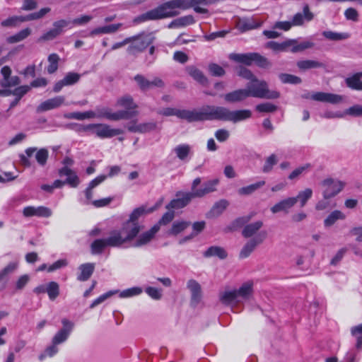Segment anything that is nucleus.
Wrapping results in <instances>:
<instances>
[{
	"instance_id": "obj_14",
	"label": "nucleus",
	"mask_w": 362,
	"mask_h": 362,
	"mask_svg": "<svg viewBox=\"0 0 362 362\" xmlns=\"http://www.w3.org/2000/svg\"><path fill=\"white\" fill-rule=\"evenodd\" d=\"M69 22L66 20H59L54 22L53 28L49 30L40 36L38 42L51 41L63 33V29L69 25Z\"/></svg>"
},
{
	"instance_id": "obj_63",
	"label": "nucleus",
	"mask_w": 362,
	"mask_h": 362,
	"mask_svg": "<svg viewBox=\"0 0 362 362\" xmlns=\"http://www.w3.org/2000/svg\"><path fill=\"white\" fill-rule=\"evenodd\" d=\"M22 18L21 16H14L10 17L1 23L3 27H14L16 26L18 23H22Z\"/></svg>"
},
{
	"instance_id": "obj_59",
	"label": "nucleus",
	"mask_w": 362,
	"mask_h": 362,
	"mask_svg": "<svg viewBox=\"0 0 362 362\" xmlns=\"http://www.w3.org/2000/svg\"><path fill=\"white\" fill-rule=\"evenodd\" d=\"M208 69L209 73L214 76L220 77L224 76L226 74L223 67L215 63L209 64Z\"/></svg>"
},
{
	"instance_id": "obj_56",
	"label": "nucleus",
	"mask_w": 362,
	"mask_h": 362,
	"mask_svg": "<svg viewBox=\"0 0 362 362\" xmlns=\"http://www.w3.org/2000/svg\"><path fill=\"white\" fill-rule=\"evenodd\" d=\"M59 351V349L57 348V345L54 344V343H52V344L49 346H47L44 352L40 354L39 355V360L43 361L47 356L52 357L55 354H57Z\"/></svg>"
},
{
	"instance_id": "obj_64",
	"label": "nucleus",
	"mask_w": 362,
	"mask_h": 362,
	"mask_svg": "<svg viewBox=\"0 0 362 362\" xmlns=\"http://www.w3.org/2000/svg\"><path fill=\"white\" fill-rule=\"evenodd\" d=\"M346 115L353 117H362V105H354L346 110Z\"/></svg>"
},
{
	"instance_id": "obj_3",
	"label": "nucleus",
	"mask_w": 362,
	"mask_h": 362,
	"mask_svg": "<svg viewBox=\"0 0 362 362\" xmlns=\"http://www.w3.org/2000/svg\"><path fill=\"white\" fill-rule=\"evenodd\" d=\"M202 179L200 177L195 178L191 186L192 192H179L176 194V197H179L182 202L186 206L192 199L202 198L206 194L214 192L216 191V187L219 184V180L212 179L205 182L201 188H197V186L201 183Z\"/></svg>"
},
{
	"instance_id": "obj_51",
	"label": "nucleus",
	"mask_w": 362,
	"mask_h": 362,
	"mask_svg": "<svg viewBox=\"0 0 362 362\" xmlns=\"http://www.w3.org/2000/svg\"><path fill=\"white\" fill-rule=\"evenodd\" d=\"M37 151V148L35 147H30L25 149V155L21 154L20 155V161L21 163L27 168H29L31 166V163L30 160L28 159L29 157H31L33 153Z\"/></svg>"
},
{
	"instance_id": "obj_25",
	"label": "nucleus",
	"mask_w": 362,
	"mask_h": 362,
	"mask_svg": "<svg viewBox=\"0 0 362 362\" xmlns=\"http://www.w3.org/2000/svg\"><path fill=\"white\" fill-rule=\"evenodd\" d=\"M314 18V14L310 11L309 6L305 4L303 8V13H297L292 19L293 26H300L304 23V21H311Z\"/></svg>"
},
{
	"instance_id": "obj_15",
	"label": "nucleus",
	"mask_w": 362,
	"mask_h": 362,
	"mask_svg": "<svg viewBox=\"0 0 362 362\" xmlns=\"http://www.w3.org/2000/svg\"><path fill=\"white\" fill-rule=\"evenodd\" d=\"M126 127L130 132L146 134L156 130L157 123L155 122H148L136 124V120H132L127 124Z\"/></svg>"
},
{
	"instance_id": "obj_50",
	"label": "nucleus",
	"mask_w": 362,
	"mask_h": 362,
	"mask_svg": "<svg viewBox=\"0 0 362 362\" xmlns=\"http://www.w3.org/2000/svg\"><path fill=\"white\" fill-rule=\"evenodd\" d=\"M312 195L313 190L310 188H306L305 189L299 192L295 198H297V202H300V207H303L306 204L308 200L312 197Z\"/></svg>"
},
{
	"instance_id": "obj_24",
	"label": "nucleus",
	"mask_w": 362,
	"mask_h": 362,
	"mask_svg": "<svg viewBox=\"0 0 362 362\" xmlns=\"http://www.w3.org/2000/svg\"><path fill=\"white\" fill-rule=\"evenodd\" d=\"M59 176H66L64 181L65 185L67 184L71 187H76L79 183L80 180L76 173L69 167L64 166L59 170Z\"/></svg>"
},
{
	"instance_id": "obj_34",
	"label": "nucleus",
	"mask_w": 362,
	"mask_h": 362,
	"mask_svg": "<svg viewBox=\"0 0 362 362\" xmlns=\"http://www.w3.org/2000/svg\"><path fill=\"white\" fill-rule=\"evenodd\" d=\"M260 26V23H257L252 18L240 19L238 23L237 27L241 32H245L252 29L257 28Z\"/></svg>"
},
{
	"instance_id": "obj_11",
	"label": "nucleus",
	"mask_w": 362,
	"mask_h": 362,
	"mask_svg": "<svg viewBox=\"0 0 362 362\" xmlns=\"http://www.w3.org/2000/svg\"><path fill=\"white\" fill-rule=\"evenodd\" d=\"M107 247H118L112 233H110V235L107 238H99L95 240L90 244V252L92 255H100Z\"/></svg>"
},
{
	"instance_id": "obj_54",
	"label": "nucleus",
	"mask_w": 362,
	"mask_h": 362,
	"mask_svg": "<svg viewBox=\"0 0 362 362\" xmlns=\"http://www.w3.org/2000/svg\"><path fill=\"white\" fill-rule=\"evenodd\" d=\"M279 78L283 83L299 84L302 82L300 77L288 74H280Z\"/></svg>"
},
{
	"instance_id": "obj_49",
	"label": "nucleus",
	"mask_w": 362,
	"mask_h": 362,
	"mask_svg": "<svg viewBox=\"0 0 362 362\" xmlns=\"http://www.w3.org/2000/svg\"><path fill=\"white\" fill-rule=\"evenodd\" d=\"M277 162V156L274 153L271 154L265 160L264 164L262 167V172L264 173H270Z\"/></svg>"
},
{
	"instance_id": "obj_62",
	"label": "nucleus",
	"mask_w": 362,
	"mask_h": 362,
	"mask_svg": "<svg viewBox=\"0 0 362 362\" xmlns=\"http://www.w3.org/2000/svg\"><path fill=\"white\" fill-rule=\"evenodd\" d=\"M346 115V110L344 112L340 111H330L327 110L322 114L320 115V116L323 118L326 119H337V118H343Z\"/></svg>"
},
{
	"instance_id": "obj_4",
	"label": "nucleus",
	"mask_w": 362,
	"mask_h": 362,
	"mask_svg": "<svg viewBox=\"0 0 362 362\" xmlns=\"http://www.w3.org/2000/svg\"><path fill=\"white\" fill-rule=\"evenodd\" d=\"M253 292V283L247 281L238 289H226L219 293L220 301L224 305H233L248 300Z\"/></svg>"
},
{
	"instance_id": "obj_8",
	"label": "nucleus",
	"mask_w": 362,
	"mask_h": 362,
	"mask_svg": "<svg viewBox=\"0 0 362 362\" xmlns=\"http://www.w3.org/2000/svg\"><path fill=\"white\" fill-rule=\"evenodd\" d=\"M323 187L322 196L329 199L337 195L344 187L345 182L332 178H327L321 183Z\"/></svg>"
},
{
	"instance_id": "obj_16",
	"label": "nucleus",
	"mask_w": 362,
	"mask_h": 362,
	"mask_svg": "<svg viewBox=\"0 0 362 362\" xmlns=\"http://www.w3.org/2000/svg\"><path fill=\"white\" fill-rule=\"evenodd\" d=\"M187 288L191 293L190 303L193 307H196L202 300V291L201 285L194 279H189L187 282Z\"/></svg>"
},
{
	"instance_id": "obj_5",
	"label": "nucleus",
	"mask_w": 362,
	"mask_h": 362,
	"mask_svg": "<svg viewBox=\"0 0 362 362\" xmlns=\"http://www.w3.org/2000/svg\"><path fill=\"white\" fill-rule=\"evenodd\" d=\"M252 117V112L250 110H230L223 106L213 105V120H220L238 123Z\"/></svg>"
},
{
	"instance_id": "obj_29",
	"label": "nucleus",
	"mask_w": 362,
	"mask_h": 362,
	"mask_svg": "<svg viewBox=\"0 0 362 362\" xmlns=\"http://www.w3.org/2000/svg\"><path fill=\"white\" fill-rule=\"evenodd\" d=\"M194 22L195 21L192 15L185 16L173 20L168 24V28L172 29L185 27L194 24Z\"/></svg>"
},
{
	"instance_id": "obj_38",
	"label": "nucleus",
	"mask_w": 362,
	"mask_h": 362,
	"mask_svg": "<svg viewBox=\"0 0 362 362\" xmlns=\"http://www.w3.org/2000/svg\"><path fill=\"white\" fill-rule=\"evenodd\" d=\"M295 42L293 40H286L282 43L270 41L267 43L266 47L276 52L286 51L287 49Z\"/></svg>"
},
{
	"instance_id": "obj_13",
	"label": "nucleus",
	"mask_w": 362,
	"mask_h": 362,
	"mask_svg": "<svg viewBox=\"0 0 362 362\" xmlns=\"http://www.w3.org/2000/svg\"><path fill=\"white\" fill-rule=\"evenodd\" d=\"M62 328L57 331L52 339V343L57 345L62 344L68 339L74 326V324L66 318L62 320Z\"/></svg>"
},
{
	"instance_id": "obj_6",
	"label": "nucleus",
	"mask_w": 362,
	"mask_h": 362,
	"mask_svg": "<svg viewBox=\"0 0 362 362\" xmlns=\"http://www.w3.org/2000/svg\"><path fill=\"white\" fill-rule=\"evenodd\" d=\"M245 89L249 98L276 99L280 97L279 92L269 90L268 83L265 81L259 80L257 78L248 83Z\"/></svg>"
},
{
	"instance_id": "obj_1",
	"label": "nucleus",
	"mask_w": 362,
	"mask_h": 362,
	"mask_svg": "<svg viewBox=\"0 0 362 362\" xmlns=\"http://www.w3.org/2000/svg\"><path fill=\"white\" fill-rule=\"evenodd\" d=\"M154 208L146 210L141 206L135 209L129 215L128 220L124 221L121 228L111 230L118 247L124 244H129L132 247H142L149 244L159 231L158 225H154L149 230L140 234L144 226L139 222V218L143 215L153 212Z\"/></svg>"
},
{
	"instance_id": "obj_44",
	"label": "nucleus",
	"mask_w": 362,
	"mask_h": 362,
	"mask_svg": "<svg viewBox=\"0 0 362 362\" xmlns=\"http://www.w3.org/2000/svg\"><path fill=\"white\" fill-rule=\"evenodd\" d=\"M322 35L330 40L339 41L349 37V35L345 33H336L330 30H326L322 33Z\"/></svg>"
},
{
	"instance_id": "obj_39",
	"label": "nucleus",
	"mask_w": 362,
	"mask_h": 362,
	"mask_svg": "<svg viewBox=\"0 0 362 362\" xmlns=\"http://www.w3.org/2000/svg\"><path fill=\"white\" fill-rule=\"evenodd\" d=\"M177 157L181 160H185L191 153V147L188 144H180L173 149Z\"/></svg>"
},
{
	"instance_id": "obj_61",
	"label": "nucleus",
	"mask_w": 362,
	"mask_h": 362,
	"mask_svg": "<svg viewBox=\"0 0 362 362\" xmlns=\"http://www.w3.org/2000/svg\"><path fill=\"white\" fill-rule=\"evenodd\" d=\"M80 78V74L74 72H69L64 76L63 80L66 86H71L76 83L79 81Z\"/></svg>"
},
{
	"instance_id": "obj_31",
	"label": "nucleus",
	"mask_w": 362,
	"mask_h": 362,
	"mask_svg": "<svg viewBox=\"0 0 362 362\" xmlns=\"http://www.w3.org/2000/svg\"><path fill=\"white\" fill-rule=\"evenodd\" d=\"M266 184L264 180H260L255 183L251 184L250 185L243 187L238 189V193L241 196H248L253 194L255 191L258 190Z\"/></svg>"
},
{
	"instance_id": "obj_23",
	"label": "nucleus",
	"mask_w": 362,
	"mask_h": 362,
	"mask_svg": "<svg viewBox=\"0 0 362 362\" xmlns=\"http://www.w3.org/2000/svg\"><path fill=\"white\" fill-rule=\"evenodd\" d=\"M65 101L64 96L59 95L54 98L48 99L42 102L37 107V111L38 112L48 111L52 109H55L62 106Z\"/></svg>"
},
{
	"instance_id": "obj_18",
	"label": "nucleus",
	"mask_w": 362,
	"mask_h": 362,
	"mask_svg": "<svg viewBox=\"0 0 362 362\" xmlns=\"http://www.w3.org/2000/svg\"><path fill=\"white\" fill-rule=\"evenodd\" d=\"M154 37L148 35L143 38L136 39L127 48L129 54L135 55L139 52L144 51L149 45L153 42Z\"/></svg>"
},
{
	"instance_id": "obj_32",
	"label": "nucleus",
	"mask_w": 362,
	"mask_h": 362,
	"mask_svg": "<svg viewBox=\"0 0 362 362\" xmlns=\"http://www.w3.org/2000/svg\"><path fill=\"white\" fill-rule=\"evenodd\" d=\"M117 106L125 108V110L131 111L137 108V105L134 103L132 97L129 95H125L119 98L116 103Z\"/></svg>"
},
{
	"instance_id": "obj_26",
	"label": "nucleus",
	"mask_w": 362,
	"mask_h": 362,
	"mask_svg": "<svg viewBox=\"0 0 362 362\" xmlns=\"http://www.w3.org/2000/svg\"><path fill=\"white\" fill-rule=\"evenodd\" d=\"M186 72L197 82L204 86L209 84V80L204 73L194 66H187Z\"/></svg>"
},
{
	"instance_id": "obj_33",
	"label": "nucleus",
	"mask_w": 362,
	"mask_h": 362,
	"mask_svg": "<svg viewBox=\"0 0 362 362\" xmlns=\"http://www.w3.org/2000/svg\"><path fill=\"white\" fill-rule=\"evenodd\" d=\"M298 68L301 71H306L311 69L324 68L325 64L315 60H301L296 64Z\"/></svg>"
},
{
	"instance_id": "obj_37",
	"label": "nucleus",
	"mask_w": 362,
	"mask_h": 362,
	"mask_svg": "<svg viewBox=\"0 0 362 362\" xmlns=\"http://www.w3.org/2000/svg\"><path fill=\"white\" fill-rule=\"evenodd\" d=\"M121 26L120 23L112 24L103 27H100L93 29L90 33V35H96L100 34H107L115 33Z\"/></svg>"
},
{
	"instance_id": "obj_40",
	"label": "nucleus",
	"mask_w": 362,
	"mask_h": 362,
	"mask_svg": "<svg viewBox=\"0 0 362 362\" xmlns=\"http://www.w3.org/2000/svg\"><path fill=\"white\" fill-rule=\"evenodd\" d=\"M358 73L345 79L346 86L354 90H362V81Z\"/></svg>"
},
{
	"instance_id": "obj_55",
	"label": "nucleus",
	"mask_w": 362,
	"mask_h": 362,
	"mask_svg": "<svg viewBox=\"0 0 362 362\" xmlns=\"http://www.w3.org/2000/svg\"><path fill=\"white\" fill-rule=\"evenodd\" d=\"M252 63H255L261 68H268L271 65L266 57L257 52H252Z\"/></svg>"
},
{
	"instance_id": "obj_9",
	"label": "nucleus",
	"mask_w": 362,
	"mask_h": 362,
	"mask_svg": "<svg viewBox=\"0 0 362 362\" xmlns=\"http://www.w3.org/2000/svg\"><path fill=\"white\" fill-rule=\"evenodd\" d=\"M267 236V233L266 231H261L250 239L240 250L239 257L240 259H245L249 257L255 248L264 242Z\"/></svg>"
},
{
	"instance_id": "obj_17",
	"label": "nucleus",
	"mask_w": 362,
	"mask_h": 362,
	"mask_svg": "<svg viewBox=\"0 0 362 362\" xmlns=\"http://www.w3.org/2000/svg\"><path fill=\"white\" fill-rule=\"evenodd\" d=\"M310 98L315 101L329 103L331 104H339L344 100V96L341 95L325 93V92H317L313 93Z\"/></svg>"
},
{
	"instance_id": "obj_47",
	"label": "nucleus",
	"mask_w": 362,
	"mask_h": 362,
	"mask_svg": "<svg viewBox=\"0 0 362 362\" xmlns=\"http://www.w3.org/2000/svg\"><path fill=\"white\" fill-rule=\"evenodd\" d=\"M18 267L17 262H10L6 267L0 271V281L5 280L13 273Z\"/></svg>"
},
{
	"instance_id": "obj_30",
	"label": "nucleus",
	"mask_w": 362,
	"mask_h": 362,
	"mask_svg": "<svg viewBox=\"0 0 362 362\" xmlns=\"http://www.w3.org/2000/svg\"><path fill=\"white\" fill-rule=\"evenodd\" d=\"M229 59L238 63L243 64L247 66L252 64V52L250 53H231L229 54Z\"/></svg>"
},
{
	"instance_id": "obj_2",
	"label": "nucleus",
	"mask_w": 362,
	"mask_h": 362,
	"mask_svg": "<svg viewBox=\"0 0 362 362\" xmlns=\"http://www.w3.org/2000/svg\"><path fill=\"white\" fill-rule=\"evenodd\" d=\"M210 4V0H170L137 16L134 21L139 23L173 18L180 15L179 10H187L190 8H193L197 13H206L208 10L200 7L199 5L207 6Z\"/></svg>"
},
{
	"instance_id": "obj_43",
	"label": "nucleus",
	"mask_w": 362,
	"mask_h": 362,
	"mask_svg": "<svg viewBox=\"0 0 362 362\" xmlns=\"http://www.w3.org/2000/svg\"><path fill=\"white\" fill-rule=\"evenodd\" d=\"M229 205L226 199H221L216 202L210 211V214L213 216H218L221 214Z\"/></svg>"
},
{
	"instance_id": "obj_46",
	"label": "nucleus",
	"mask_w": 362,
	"mask_h": 362,
	"mask_svg": "<svg viewBox=\"0 0 362 362\" xmlns=\"http://www.w3.org/2000/svg\"><path fill=\"white\" fill-rule=\"evenodd\" d=\"M293 40L295 41V42L290 46L291 47V51L293 53L300 52L314 46V43L312 42L304 41L298 44L296 40Z\"/></svg>"
},
{
	"instance_id": "obj_41",
	"label": "nucleus",
	"mask_w": 362,
	"mask_h": 362,
	"mask_svg": "<svg viewBox=\"0 0 362 362\" xmlns=\"http://www.w3.org/2000/svg\"><path fill=\"white\" fill-rule=\"evenodd\" d=\"M32 33V30L29 28L21 30L16 34L11 35L8 37L7 41L9 43H16L21 42L27 38Z\"/></svg>"
},
{
	"instance_id": "obj_58",
	"label": "nucleus",
	"mask_w": 362,
	"mask_h": 362,
	"mask_svg": "<svg viewBox=\"0 0 362 362\" xmlns=\"http://www.w3.org/2000/svg\"><path fill=\"white\" fill-rule=\"evenodd\" d=\"M21 83V80L18 76H10L6 81V80H1L0 81V86L2 88H8L12 86H16L19 85Z\"/></svg>"
},
{
	"instance_id": "obj_35",
	"label": "nucleus",
	"mask_w": 362,
	"mask_h": 362,
	"mask_svg": "<svg viewBox=\"0 0 362 362\" xmlns=\"http://www.w3.org/2000/svg\"><path fill=\"white\" fill-rule=\"evenodd\" d=\"M204 256L205 257H218V258L223 259L227 257V252L221 247L211 246L204 252Z\"/></svg>"
},
{
	"instance_id": "obj_7",
	"label": "nucleus",
	"mask_w": 362,
	"mask_h": 362,
	"mask_svg": "<svg viewBox=\"0 0 362 362\" xmlns=\"http://www.w3.org/2000/svg\"><path fill=\"white\" fill-rule=\"evenodd\" d=\"M177 117L188 122L213 120V105H205L199 110H178Z\"/></svg>"
},
{
	"instance_id": "obj_48",
	"label": "nucleus",
	"mask_w": 362,
	"mask_h": 362,
	"mask_svg": "<svg viewBox=\"0 0 362 362\" xmlns=\"http://www.w3.org/2000/svg\"><path fill=\"white\" fill-rule=\"evenodd\" d=\"M59 59V55L55 53H52L48 56L47 60L49 65L47 70L49 74H53L57 70Z\"/></svg>"
},
{
	"instance_id": "obj_45",
	"label": "nucleus",
	"mask_w": 362,
	"mask_h": 362,
	"mask_svg": "<svg viewBox=\"0 0 362 362\" xmlns=\"http://www.w3.org/2000/svg\"><path fill=\"white\" fill-rule=\"evenodd\" d=\"M190 225V222L187 221H175L173 223L171 229L169 230L168 233L170 235H177L180 233L183 230H185L187 227Z\"/></svg>"
},
{
	"instance_id": "obj_22",
	"label": "nucleus",
	"mask_w": 362,
	"mask_h": 362,
	"mask_svg": "<svg viewBox=\"0 0 362 362\" xmlns=\"http://www.w3.org/2000/svg\"><path fill=\"white\" fill-rule=\"evenodd\" d=\"M297 203V198L288 197L275 204L270 210L273 214L284 212L288 214L289 210Z\"/></svg>"
},
{
	"instance_id": "obj_12",
	"label": "nucleus",
	"mask_w": 362,
	"mask_h": 362,
	"mask_svg": "<svg viewBox=\"0 0 362 362\" xmlns=\"http://www.w3.org/2000/svg\"><path fill=\"white\" fill-rule=\"evenodd\" d=\"M134 80L142 91H147L153 88H163L164 81L159 77H155L152 81L148 80L141 74H136Z\"/></svg>"
},
{
	"instance_id": "obj_57",
	"label": "nucleus",
	"mask_w": 362,
	"mask_h": 362,
	"mask_svg": "<svg viewBox=\"0 0 362 362\" xmlns=\"http://www.w3.org/2000/svg\"><path fill=\"white\" fill-rule=\"evenodd\" d=\"M255 110L259 112H274L277 110V106L270 103H263L256 105Z\"/></svg>"
},
{
	"instance_id": "obj_20",
	"label": "nucleus",
	"mask_w": 362,
	"mask_h": 362,
	"mask_svg": "<svg viewBox=\"0 0 362 362\" xmlns=\"http://www.w3.org/2000/svg\"><path fill=\"white\" fill-rule=\"evenodd\" d=\"M23 214L25 217L38 216V217H49L52 216V210L46 206H27L23 209Z\"/></svg>"
},
{
	"instance_id": "obj_53",
	"label": "nucleus",
	"mask_w": 362,
	"mask_h": 362,
	"mask_svg": "<svg viewBox=\"0 0 362 362\" xmlns=\"http://www.w3.org/2000/svg\"><path fill=\"white\" fill-rule=\"evenodd\" d=\"M235 71L238 76L249 80L250 81H252L257 78V76H255L250 69L242 66H237L235 68Z\"/></svg>"
},
{
	"instance_id": "obj_27",
	"label": "nucleus",
	"mask_w": 362,
	"mask_h": 362,
	"mask_svg": "<svg viewBox=\"0 0 362 362\" xmlns=\"http://www.w3.org/2000/svg\"><path fill=\"white\" fill-rule=\"evenodd\" d=\"M263 226L262 221H257L255 222L247 224L242 230V235L245 238H251L253 235H257V233Z\"/></svg>"
},
{
	"instance_id": "obj_21",
	"label": "nucleus",
	"mask_w": 362,
	"mask_h": 362,
	"mask_svg": "<svg viewBox=\"0 0 362 362\" xmlns=\"http://www.w3.org/2000/svg\"><path fill=\"white\" fill-rule=\"evenodd\" d=\"M223 98L228 103H238L244 101L249 96L245 88H240L223 95Z\"/></svg>"
},
{
	"instance_id": "obj_28",
	"label": "nucleus",
	"mask_w": 362,
	"mask_h": 362,
	"mask_svg": "<svg viewBox=\"0 0 362 362\" xmlns=\"http://www.w3.org/2000/svg\"><path fill=\"white\" fill-rule=\"evenodd\" d=\"M78 269L80 270V274L78 276L77 279L80 281H86L93 274L95 269V264L86 263L81 264Z\"/></svg>"
},
{
	"instance_id": "obj_19",
	"label": "nucleus",
	"mask_w": 362,
	"mask_h": 362,
	"mask_svg": "<svg viewBox=\"0 0 362 362\" xmlns=\"http://www.w3.org/2000/svg\"><path fill=\"white\" fill-rule=\"evenodd\" d=\"M124 131L121 129H112L106 124H98L95 135L100 139L111 138L122 134Z\"/></svg>"
},
{
	"instance_id": "obj_60",
	"label": "nucleus",
	"mask_w": 362,
	"mask_h": 362,
	"mask_svg": "<svg viewBox=\"0 0 362 362\" xmlns=\"http://www.w3.org/2000/svg\"><path fill=\"white\" fill-rule=\"evenodd\" d=\"M142 293V289L140 287H132L126 290L122 291L119 296L121 298H129L135 296H138Z\"/></svg>"
},
{
	"instance_id": "obj_52",
	"label": "nucleus",
	"mask_w": 362,
	"mask_h": 362,
	"mask_svg": "<svg viewBox=\"0 0 362 362\" xmlns=\"http://www.w3.org/2000/svg\"><path fill=\"white\" fill-rule=\"evenodd\" d=\"M35 153H36L35 159L37 163L41 166L45 165L49 157V152L47 149L45 148H40L39 150L37 149Z\"/></svg>"
},
{
	"instance_id": "obj_42",
	"label": "nucleus",
	"mask_w": 362,
	"mask_h": 362,
	"mask_svg": "<svg viewBox=\"0 0 362 362\" xmlns=\"http://www.w3.org/2000/svg\"><path fill=\"white\" fill-rule=\"evenodd\" d=\"M46 293L51 300H54L59 295V286L55 281H50L46 285Z\"/></svg>"
},
{
	"instance_id": "obj_10",
	"label": "nucleus",
	"mask_w": 362,
	"mask_h": 362,
	"mask_svg": "<svg viewBox=\"0 0 362 362\" xmlns=\"http://www.w3.org/2000/svg\"><path fill=\"white\" fill-rule=\"evenodd\" d=\"M139 114L138 111L119 110L112 112L110 109H103L98 115V117H104L111 121H119L121 119H129Z\"/></svg>"
},
{
	"instance_id": "obj_36",
	"label": "nucleus",
	"mask_w": 362,
	"mask_h": 362,
	"mask_svg": "<svg viewBox=\"0 0 362 362\" xmlns=\"http://www.w3.org/2000/svg\"><path fill=\"white\" fill-rule=\"evenodd\" d=\"M346 216L339 210L332 211L324 221L325 227L333 226L337 221L345 219Z\"/></svg>"
}]
</instances>
